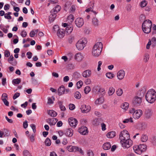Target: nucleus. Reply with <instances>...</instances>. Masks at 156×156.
I'll return each instance as SVG.
<instances>
[{
  "instance_id": "nucleus-1",
  "label": "nucleus",
  "mask_w": 156,
  "mask_h": 156,
  "mask_svg": "<svg viewBox=\"0 0 156 156\" xmlns=\"http://www.w3.org/2000/svg\"><path fill=\"white\" fill-rule=\"evenodd\" d=\"M103 44L101 42H98L93 46L92 50V54L95 57H98L101 54Z\"/></svg>"
},
{
  "instance_id": "nucleus-2",
  "label": "nucleus",
  "mask_w": 156,
  "mask_h": 156,
  "mask_svg": "<svg viewBox=\"0 0 156 156\" xmlns=\"http://www.w3.org/2000/svg\"><path fill=\"white\" fill-rule=\"evenodd\" d=\"M146 100L150 103H153L156 99V92L153 89L149 90L145 95Z\"/></svg>"
},
{
  "instance_id": "nucleus-3",
  "label": "nucleus",
  "mask_w": 156,
  "mask_h": 156,
  "mask_svg": "<svg viewBox=\"0 0 156 156\" xmlns=\"http://www.w3.org/2000/svg\"><path fill=\"white\" fill-rule=\"evenodd\" d=\"M152 25L151 21L149 20H146L142 23V29L143 32L146 34L149 33L151 31Z\"/></svg>"
},
{
  "instance_id": "nucleus-4",
  "label": "nucleus",
  "mask_w": 156,
  "mask_h": 156,
  "mask_svg": "<svg viewBox=\"0 0 156 156\" xmlns=\"http://www.w3.org/2000/svg\"><path fill=\"white\" fill-rule=\"evenodd\" d=\"M120 142L122 147L124 149L129 148L133 144V141L130 138L122 140Z\"/></svg>"
},
{
  "instance_id": "nucleus-5",
  "label": "nucleus",
  "mask_w": 156,
  "mask_h": 156,
  "mask_svg": "<svg viewBox=\"0 0 156 156\" xmlns=\"http://www.w3.org/2000/svg\"><path fill=\"white\" fill-rule=\"evenodd\" d=\"M87 43V40L85 38H82L78 41L76 43V47L79 50H82L85 47Z\"/></svg>"
},
{
  "instance_id": "nucleus-6",
  "label": "nucleus",
  "mask_w": 156,
  "mask_h": 156,
  "mask_svg": "<svg viewBox=\"0 0 156 156\" xmlns=\"http://www.w3.org/2000/svg\"><path fill=\"white\" fill-rule=\"evenodd\" d=\"M129 138H130V136L128 131L124 130L120 132L119 136V138L120 141Z\"/></svg>"
},
{
  "instance_id": "nucleus-7",
  "label": "nucleus",
  "mask_w": 156,
  "mask_h": 156,
  "mask_svg": "<svg viewBox=\"0 0 156 156\" xmlns=\"http://www.w3.org/2000/svg\"><path fill=\"white\" fill-rule=\"evenodd\" d=\"M66 149L69 152H76L78 151L81 153H83L82 149L76 146L69 145L67 147Z\"/></svg>"
},
{
  "instance_id": "nucleus-8",
  "label": "nucleus",
  "mask_w": 156,
  "mask_h": 156,
  "mask_svg": "<svg viewBox=\"0 0 156 156\" xmlns=\"http://www.w3.org/2000/svg\"><path fill=\"white\" fill-rule=\"evenodd\" d=\"M57 29L58 31L57 32V35L60 38H63L65 36V31L62 29H60L58 30V25H55L53 27V30L56 31L55 29Z\"/></svg>"
},
{
  "instance_id": "nucleus-9",
  "label": "nucleus",
  "mask_w": 156,
  "mask_h": 156,
  "mask_svg": "<svg viewBox=\"0 0 156 156\" xmlns=\"http://www.w3.org/2000/svg\"><path fill=\"white\" fill-rule=\"evenodd\" d=\"M141 102V98L138 96H136L134 97L133 98L132 101L133 104L135 106H140Z\"/></svg>"
},
{
  "instance_id": "nucleus-10",
  "label": "nucleus",
  "mask_w": 156,
  "mask_h": 156,
  "mask_svg": "<svg viewBox=\"0 0 156 156\" xmlns=\"http://www.w3.org/2000/svg\"><path fill=\"white\" fill-rule=\"evenodd\" d=\"M142 114L143 112L141 110H137L133 114V117L135 119H138L142 116Z\"/></svg>"
},
{
  "instance_id": "nucleus-11",
  "label": "nucleus",
  "mask_w": 156,
  "mask_h": 156,
  "mask_svg": "<svg viewBox=\"0 0 156 156\" xmlns=\"http://www.w3.org/2000/svg\"><path fill=\"white\" fill-rule=\"evenodd\" d=\"M153 112L151 109L147 108L145 110L144 116L147 119H150L152 116Z\"/></svg>"
},
{
  "instance_id": "nucleus-12",
  "label": "nucleus",
  "mask_w": 156,
  "mask_h": 156,
  "mask_svg": "<svg viewBox=\"0 0 156 156\" xmlns=\"http://www.w3.org/2000/svg\"><path fill=\"white\" fill-rule=\"evenodd\" d=\"M75 24L78 27H81L84 24L83 19L81 18H77L75 21Z\"/></svg>"
},
{
  "instance_id": "nucleus-13",
  "label": "nucleus",
  "mask_w": 156,
  "mask_h": 156,
  "mask_svg": "<svg viewBox=\"0 0 156 156\" xmlns=\"http://www.w3.org/2000/svg\"><path fill=\"white\" fill-rule=\"evenodd\" d=\"M90 106L85 105H82L80 108L81 111L83 113H87L89 112L90 110Z\"/></svg>"
},
{
  "instance_id": "nucleus-14",
  "label": "nucleus",
  "mask_w": 156,
  "mask_h": 156,
  "mask_svg": "<svg viewBox=\"0 0 156 156\" xmlns=\"http://www.w3.org/2000/svg\"><path fill=\"white\" fill-rule=\"evenodd\" d=\"M68 122L70 125L72 126H76L77 124V120L73 118H69L68 119Z\"/></svg>"
},
{
  "instance_id": "nucleus-15",
  "label": "nucleus",
  "mask_w": 156,
  "mask_h": 156,
  "mask_svg": "<svg viewBox=\"0 0 156 156\" xmlns=\"http://www.w3.org/2000/svg\"><path fill=\"white\" fill-rule=\"evenodd\" d=\"M78 131L80 134L83 135H85L88 133L87 128L84 126L80 127L78 129Z\"/></svg>"
},
{
  "instance_id": "nucleus-16",
  "label": "nucleus",
  "mask_w": 156,
  "mask_h": 156,
  "mask_svg": "<svg viewBox=\"0 0 156 156\" xmlns=\"http://www.w3.org/2000/svg\"><path fill=\"white\" fill-rule=\"evenodd\" d=\"M125 74V72L123 70H121L117 73V77L118 79L119 80H122L124 77Z\"/></svg>"
},
{
  "instance_id": "nucleus-17",
  "label": "nucleus",
  "mask_w": 156,
  "mask_h": 156,
  "mask_svg": "<svg viewBox=\"0 0 156 156\" xmlns=\"http://www.w3.org/2000/svg\"><path fill=\"white\" fill-rule=\"evenodd\" d=\"M92 74V72L91 70L87 69L84 71L82 73L83 76L85 78L90 77Z\"/></svg>"
},
{
  "instance_id": "nucleus-18",
  "label": "nucleus",
  "mask_w": 156,
  "mask_h": 156,
  "mask_svg": "<svg viewBox=\"0 0 156 156\" xmlns=\"http://www.w3.org/2000/svg\"><path fill=\"white\" fill-rule=\"evenodd\" d=\"M65 134L68 136H71L73 134V130L71 128H69L66 130Z\"/></svg>"
},
{
  "instance_id": "nucleus-19",
  "label": "nucleus",
  "mask_w": 156,
  "mask_h": 156,
  "mask_svg": "<svg viewBox=\"0 0 156 156\" xmlns=\"http://www.w3.org/2000/svg\"><path fill=\"white\" fill-rule=\"evenodd\" d=\"M92 24L93 26L95 27H98L99 23L98 20L96 18H94L92 20Z\"/></svg>"
},
{
  "instance_id": "nucleus-20",
  "label": "nucleus",
  "mask_w": 156,
  "mask_h": 156,
  "mask_svg": "<svg viewBox=\"0 0 156 156\" xmlns=\"http://www.w3.org/2000/svg\"><path fill=\"white\" fill-rule=\"evenodd\" d=\"M56 16V14L54 12H52V11H51L49 18V21L51 22H53Z\"/></svg>"
},
{
  "instance_id": "nucleus-21",
  "label": "nucleus",
  "mask_w": 156,
  "mask_h": 156,
  "mask_svg": "<svg viewBox=\"0 0 156 156\" xmlns=\"http://www.w3.org/2000/svg\"><path fill=\"white\" fill-rule=\"evenodd\" d=\"M139 149L141 152V154L143 152L147 150V146L145 144H141L138 145Z\"/></svg>"
},
{
  "instance_id": "nucleus-22",
  "label": "nucleus",
  "mask_w": 156,
  "mask_h": 156,
  "mask_svg": "<svg viewBox=\"0 0 156 156\" xmlns=\"http://www.w3.org/2000/svg\"><path fill=\"white\" fill-rule=\"evenodd\" d=\"M75 58L77 61H80L82 59L83 56L80 53H77L75 55Z\"/></svg>"
},
{
  "instance_id": "nucleus-23",
  "label": "nucleus",
  "mask_w": 156,
  "mask_h": 156,
  "mask_svg": "<svg viewBox=\"0 0 156 156\" xmlns=\"http://www.w3.org/2000/svg\"><path fill=\"white\" fill-rule=\"evenodd\" d=\"M65 90L64 87H60L58 89V93L59 95L64 94Z\"/></svg>"
},
{
  "instance_id": "nucleus-24",
  "label": "nucleus",
  "mask_w": 156,
  "mask_h": 156,
  "mask_svg": "<svg viewBox=\"0 0 156 156\" xmlns=\"http://www.w3.org/2000/svg\"><path fill=\"white\" fill-rule=\"evenodd\" d=\"M115 88L112 87H110L108 90V96H112V95L113 94L115 93Z\"/></svg>"
},
{
  "instance_id": "nucleus-25",
  "label": "nucleus",
  "mask_w": 156,
  "mask_h": 156,
  "mask_svg": "<svg viewBox=\"0 0 156 156\" xmlns=\"http://www.w3.org/2000/svg\"><path fill=\"white\" fill-rule=\"evenodd\" d=\"M73 28L72 25H68L66 28L65 32H66L68 34H70L73 30Z\"/></svg>"
},
{
  "instance_id": "nucleus-26",
  "label": "nucleus",
  "mask_w": 156,
  "mask_h": 156,
  "mask_svg": "<svg viewBox=\"0 0 156 156\" xmlns=\"http://www.w3.org/2000/svg\"><path fill=\"white\" fill-rule=\"evenodd\" d=\"M129 104L127 102H124L121 105V108L125 110L126 111L127 110L129 107Z\"/></svg>"
},
{
  "instance_id": "nucleus-27",
  "label": "nucleus",
  "mask_w": 156,
  "mask_h": 156,
  "mask_svg": "<svg viewBox=\"0 0 156 156\" xmlns=\"http://www.w3.org/2000/svg\"><path fill=\"white\" fill-rule=\"evenodd\" d=\"M111 145L109 143H105L103 146V148L105 150H109L111 148Z\"/></svg>"
},
{
  "instance_id": "nucleus-28",
  "label": "nucleus",
  "mask_w": 156,
  "mask_h": 156,
  "mask_svg": "<svg viewBox=\"0 0 156 156\" xmlns=\"http://www.w3.org/2000/svg\"><path fill=\"white\" fill-rule=\"evenodd\" d=\"M148 139V137L146 134H143L140 138L141 141L143 142H146Z\"/></svg>"
},
{
  "instance_id": "nucleus-29",
  "label": "nucleus",
  "mask_w": 156,
  "mask_h": 156,
  "mask_svg": "<svg viewBox=\"0 0 156 156\" xmlns=\"http://www.w3.org/2000/svg\"><path fill=\"white\" fill-rule=\"evenodd\" d=\"M104 101V99L103 97H101L97 99L95 101V103L96 105L102 104Z\"/></svg>"
},
{
  "instance_id": "nucleus-30",
  "label": "nucleus",
  "mask_w": 156,
  "mask_h": 156,
  "mask_svg": "<svg viewBox=\"0 0 156 156\" xmlns=\"http://www.w3.org/2000/svg\"><path fill=\"white\" fill-rule=\"evenodd\" d=\"M48 114L51 117H55L57 115V113L53 110H50L48 111Z\"/></svg>"
},
{
  "instance_id": "nucleus-31",
  "label": "nucleus",
  "mask_w": 156,
  "mask_h": 156,
  "mask_svg": "<svg viewBox=\"0 0 156 156\" xmlns=\"http://www.w3.org/2000/svg\"><path fill=\"white\" fill-rule=\"evenodd\" d=\"M133 149L134 151L137 154H140L141 152L139 149L138 146L135 145L133 147Z\"/></svg>"
},
{
  "instance_id": "nucleus-32",
  "label": "nucleus",
  "mask_w": 156,
  "mask_h": 156,
  "mask_svg": "<svg viewBox=\"0 0 156 156\" xmlns=\"http://www.w3.org/2000/svg\"><path fill=\"white\" fill-rule=\"evenodd\" d=\"M106 136L108 138H112L115 136V133L114 131L109 132L107 133Z\"/></svg>"
},
{
  "instance_id": "nucleus-33",
  "label": "nucleus",
  "mask_w": 156,
  "mask_h": 156,
  "mask_svg": "<svg viewBox=\"0 0 156 156\" xmlns=\"http://www.w3.org/2000/svg\"><path fill=\"white\" fill-rule=\"evenodd\" d=\"M61 8L60 6L58 5H57L55 8L51 10L52 12H54L56 14H57L61 9Z\"/></svg>"
},
{
  "instance_id": "nucleus-34",
  "label": "nucleus",
  "mask_w": 156,
  "mask_h": 156,
  "mask_svg": "<svg viewBox=\"0 0 156 156\" xmlns=\"http://www.w3.org/2000/svg\"><path fill=\"white\" fill-rule=\"evenodd\" d=\"M74 16L72 14L69 15L67 18V21L69 23H72L74 20Z\"/></svg>"
},
{
  "instance_id": "nucleus-35",
  "label": "nucleus",
  "mask_w": 156,
  "mask_h": 156,
  "mask_svg": "<svg viewBox=\"0 0 156 156\" xmlns=\"http://www.w3.org/2000/svg\"><path fill=\"white\" fill-rule=\"evenodd\" d=\"M98 94L102 96L105 95V91L104 88H100L98 91Z\"/></svg>"
},
{
  "instance_id": "nucleus-36",
  "label": "nucleus",
  "mask_w": 156,
  "mask_h": 156,
  "mask_svg": "<svg viewBox=\"0 0 156 156\" xmlns=\"http://www.w3.org/2000/svg\"><path fill=\"white\" fill-rule=\"evenodd\" d=\"M24 156H32L31 154L27 150H24L23 152Z\"/></svg>"
},
{
  "instance_id": "nucleus-37",
  "label": "nucleus",
  "mask_w": 156,
  "mask_h": 156,
  "mask_svg": "<svg viewBox=\"0 0 156 156\" xmlns=\"http://www.w3.org/2000/svg\"><path fill=\"white\" fill-rule=\"evenodd\" d=\"M116 93L117 95L118 96H121L123 94V91L122 89L119 88L117 89L116 91Z\"/></svg>"
},
{
  "instance_id": "nucleus-38",
  "label": "nucleus",
  "mask_w": 156,
  "mask_h": 156,
  "mask_svg": "<svg viewBox=\"0 0 156 156\" xmlns=\"http://www.w3.org/2000/svg\"><path fill=\"white\" fill-rule=\"evenodd\" d=\"M74 97L76 98L79 99L81 97V94L79 92L76 91Z\"/></svg>"
},
{
  "instance_id": "nucleus-39",
  "label": "nucleus",
  "mask_w": 156,
  "mask_h": 156,
  "mask_svg": "<svg viewBox=\"0 0 156 156\" xmlns=\"http://www.w3.org/2000/svg\"><path fill=\"white\" fill-rule=\"evenodd\" d=\"M149 54L147 53L145 54L144 58V62H147L149 59Z\"/></svg>"
},
{
  "instance_id": "nucleus-40",
  "label": "nucleus",
  "mask_w": 156,
  "mask_h": 156,
  "mask_svg": "<svg viewBox=\"0 0 156 156\" xmlns=\"http://www.w3.org/2000/svg\"><path fill=\"white\" fill-rule=\"evenodd\" d=\"M151 142L153 145H156V136H153L151 139Z\"/></svg>"
},
{
  "instance_id": "nucleus-41",
  "label": "nucleus",
  "mask_w": 156,
  "mask_h": 156,
  "mask_svg": "<svg viewBox=\"0 0 156 156\" xmlns=\"http://www.w3.org/2000/svg\"><path fill=\"white\" fill-rule=\"evenodd\" d=\"M45 144L47 146H50L51 145V140L49 138H47L45 140Z\"/></svg>"
},
{
  "instance_id": "nucleus-42",
  "label": "nucleus",
  "mask_w": 156,
  "mask_h": 156,
  "mask_svg": "<svg viewBox=\"0 0 156 156\" xmlns=\"http://www.w3.org/2000/svg\"><path fill=\"white\" fill-rule=\"evenodd\" d=\"M38 31L37 30H35L31 31L30 33V37H33L37 33Z\"/></svg>"
},
{
  "instance_id": "nucleus-43",
  "label": "nucleus",
  "mask_w": 156,
  "mask_h": 156,
  "mask_svg": "<svg viewBox=\"0 0 156 156\" xmlns=\"http://www.w3.org/2000/svg\"><path fill=\"white\" fill-rule=\"evenodd\" d=\"M129 122H133L132 118L130 117L129 119H126L125 120L123 121V122L124 123H128Z\"/></svg>"
},
{
  "instance_id": "nucleus-44",
  "label": "nucleus",
  "mask_w": 156,
  "mask_h": 156,
  "mask_svg": "<svg viewBox=\"0 0 156 156\" xmlns=\"http://www.w3.org/2000/svg\"><path fill=\"white\" fill-rule=\"evenodd\" d=\"M21 79L20 78H17L13 80L12 82L15 84H18L21 82Z\"/></svg>"
},
{
  "instance_id": "nucleus-45",
  "label": "nucleus",
  "mask_w": 156,
  "mask_h": 156,
  "mask_svg": "<svg viewBox=\"0 0 156 156\" xmlns=\"http://www.w3.org/2000/svg\"><path fill=\"white\" fill-rule=\"evenodd\" d=\"M76 85L77 88L79 89L83 85V82L82 81L80 80L77 83Z\"/></svg>"
},
{
  "instance_id": "nucleus-46",
  "label": "nucleus",
  "mask_w": 156,
  "mask_h": 156,
  "mask_svg": "<svg viewBox=\"0 0 156 156\" xmlns=\"http://www.w3.org/2000/svg\"><path fill=\"white\" fill-rule=\"evenodd\" d=\"M90 90V88L89 86L86 87L84 89V91L86 94H88Z\"/></svg>"
},
{
  "instance_id": "nucleus-47",
  "label": "nucleus",
  "mask_w": 156,
  "mask_h": 156,
  "mask_svg": "<svg viewBox=\"0 0 156 156\" xmlns=\"http://www.w3.org/2000/svg\"><path fill=\"white\" fill-rule=\"evenodd\" d=\"M106 75L107 77L110 79L112 78L114 76V75L110 73H106Z\"/></svg>"
},
{
  "instance_id": "nucleus-48",
  "label": "nucleus",
  "mask_w": 156,
  "mask_h": 156,
  "mask_svg": "<svg viewBox=\"0 0 156 156\" xmlns=\"http://www.w3.org/2000/svg\"><path fill=\"white\" fill-rule=\"evenodd\" d=\"M151 41V43L152 44H153V45H156V38L154 37H153Z\"/></svg>"
},
{
  "instance_id": "nucleus-49",
  "label": "nucleus",
  "mask_w": 156,
  "mask_h": 156,
  "mask_svg": "<svg viewBox=\"0 0 156 156\" xmlns=\"http://www.w3.org/2000/svg\"><path fill=\"white\" fill-rule=\"evenodd\" d=\"M7 95L6 93H4L2 94L1 98L2 101L7 99Z\"/></svg>"
},
{
  "instance_id": "nucleus-50",
  "label": "nucleus",
  "mask_w": 156,
  "mask_h": 156,
  "mask_svg": "<svg viewBox=\"0 0 156 156\" xmlns=\"http://www.w3.org/2000/svg\"><path fill=\"white\" fill-rule=\"evenodd\" d=\"M27 33L25 30H23L21 33L20 34L23 37H25L27 35Z\"/></svg>"
},
{
  "instance_id": "nucleus-51",
  "label": "nucleus",
  "mask_w": 156,
  "mask_h": 156,
  "mask_svg": "<svg viewBox=\"0 0 156 156\" xmlns=\"http://www.w3.org/2000/svg\"><path fill=\"white\" fill-rule=\"evenodd\" d=\"M74 39V37L72 36H71L69 38V42L70 44L72 43Z\"/></svg>"
},
{
  "instance_id": "nucleus-52",
  "label": "nucleus",
  "mask_w": 156,
  "mask_h": 156,
  "mask_svg": "<svg viewBox=\"0 0 156 156\" xmlns=\"http://www.w3.org/2000/svg\"><path fill=\"white\" fill-rule=\"evenodd\" d=\"M147 2L145 0L143 1L140 4V6L142 7H145L147 5Z\"/></svg>"
},
{
  "instance_id": "nucleus-53",
  "label": "nucleus",
  "mask_w": 156,
  "mask_h": 156,
  "mask_svg": "<svg viewBox=\"0 0 156 156\" xmlns=\"http://www.w3.org/2000/svg\"><path fill=\"white\" fill-rule=\"evenodd\" d=\"M87 154L88 156H94V153L92 150H88L87 151Z\"/></svg>"
},
{
  "instance_id": "nucleus-54",
  "label": "nucleus",
  "mask_w": 156,
  "mask_h": 156,
  "mask_svg": "<svg viewBox=\"0 0 156 156\" xmlns=\"http://www.w3.org/2000/svg\"><path fill=\"white\" fill-rule=\"evenodd\" d=\"M58 119L56 118H52L51 126L55 125L58 121Z\"/></svg>"
},
{
  "instance_id": "nucleus-55",
  "label": "nucleus",
  "mask_w": 156,
  "mask_h": 156,
  "mask_svg": "<svg viewBox=\"0 0 156 156\" xmlns=\"http://www.w3.org/2000/svg\"><path fill=\"white\" fill-rule=\"evenodd\" d=\"M20 95V93H19L16 92L14 95L13 96V99L15 100L17 98H18Z\"/></svg>"
},
{
  "instance_id": "nucleus-56",
  "label": "nucleus",
  "mask_w": 156,
  "mask_h": 156,
  "mask_svg": "<svg viewBox=\"0 0 156 156\" xmlns=\"http://www.w3.org/2000/svg\"><path fill=\"white\" fill-rule=\"evenodd\" d=\"M69 109L73 110L75 108V105L73 104H70L69 105Z\"/></svg>"
},
{
  "instance_id": "nucleus-57",
  "label": "nucleus",
  "mask_w": 156,
  "mask_h": 156,
  "mask_svg": "<svg viewBox=\"0 0 156 156\" xmlns=\"http://www.w3.org/2000/svg\"><path fill=\"white\" fill-rule=\"evenodd\" d=\"M4 54L5 56L7 57H8L10 55V52L8 51H5L4 52Z\"/></svg>"
},
{
  "instance_id": "nucleus-58",
  "label": "nucleus",
  "mask_w": 156,
  "mask_h": 156,
  "mask_svg": "<svg viewBox=\"0 0 156 156\" xmlns=\"http://www.w3.org/2000/svg\"><path fill=\"white\" fill-rule=\"evenodd\" d=\"M102 62L100 61L98 62V66L97 69L98 71H99L101 69V66L102 65Z\"/></svg>"
},
{
  "instance_id": "nucleus-59",
  "label": "nucleus",
  "mask_w": 156,
  "mask_h": 156,
  "mask_svg": "<svg viewBox=\"0 0 156 156\" xmlns=\"http://www.w3.org/2000/svg\"><path fill=\"white\" fill-rule=\"evenodd\" d=\"M153 34H156V25L154 24L152 27Z\"/></svg>"
},
{
  "instance_id": "nucleus-60",
  "label": "nucleus",
  "mask_w": 156,
  "mask_h": 156,
  "mask_svg": "<svg viewBox=\"0 0 156 156\" xmlns=\"http://www.w3.org/2000/svg\"><path fill=\"white\" fill-rule=\"evenodd\" d=\"M27 56L28 58L30 59L32 56V53L30 52H28L27 53Z\"/></svg>"
},
{
  "instance_id": "nucleus-61",
  "label": "nucleus",
  "mask_w": 156,
  "mask_h": 156,
  "mask_svg": "<svg viewBox=\"0 0 156 156\" xmlns=\"http://www.w3.org/2000/svg\"><path fill=\"white\" fill-rule=\"evenodd\" d=\"M30 126L32 128L34 132L35 133L36 132V127L35 125L34 124H31L30 125Z\"/></svg>"
},
{
  "instance_id": "nucleus-62",
  "label": "nucleus",
  "mask_w": 156,
  "mask_h": 156,
  "mask_svg": "<svg viewBox=\"0 0 156 156\" xmlns=\"http://www.w3.org/2000/svg\"><path fill=\"white\" fill-rule=\"evenodd\" d=\"M94 114L96 115L99 117H101V113L98 111H95L94 112Z\"/></svg>"
},
{
  "instance_id": "nucleus-63",
  "label": "nucleus",
  "mask_w": 156,
  "mask_h": 156,
  "mask_svg": "<svg viewBox=\"0 0 156 156\" xmlns=\"http://www.w3.org/2000/svg\"><path fill=\"white\" fill-rule=\"evenodd\" d=\"M68 143L67 139L66 138H64L62 142V144L63 145H65Z\"/></svg>"
},
{
  "instance_id": "nucleus-64",
  "label": "nucleus",
  "mask_w": 156,
  "mask_h": 156,
  "mask_svg": "<svg viewBox=\"0 0 156 156\" xmlns=\"http://www.w3.org/2000/svg\"><path fill=\"white\" fill-rule=\"evenodd\" d=\"M69 80V77L68 76H66L63 78V81L65 82H67Z\"/></svg>"
}]
</instances>
